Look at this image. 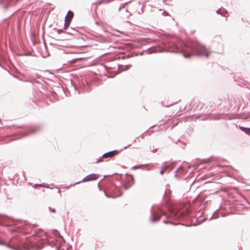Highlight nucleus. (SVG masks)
<instances>
[{
    "label": "nucleus",
    "mask_w": 250,
    "mask_h": 250,
    "mask_svg": "<svg viewBox=\"0 0 250 250\" xmlns=\"http://www.w3.org/2000/svg\"><path fill=\"white\" fill-rule=\"evenodd\" d=\"M73 17V13L71 11H69L65 18L64 27L65 29L69 26Z\"/></svg>",
    "instance_id": "6"
},
{
    "label": "nucleus",
    "mask_w": 250,
    "mask_h": 250,
    "mask_svg": "<svg viewBox=\"0 0 250 250\" xmlns=\"http://www.w3.org/2000/svg\"><path fill=\"white\" fill-rule=\"evenodd\" d=\"M163 45L164 48L161 51L180 53L186 58H189L193 55L208 58L211 54L208 48L194 41H189L188 43L179 41L177 44L173 39L167 38L164 41Z\"/></svg>",
    "instance_id": "1"
},
{
    "label": "nucleus",
    "mask_w": 250,
    "mask_h": 250,
    "mask_svg": "<svg viewBox=\"0 0 250 250\" xmlns=\"http://www.w3.org/2000/svg\"><path fill=\"white\" fill-rule=\"evenodd\" d=\"M103 157L105 158H109V152H107L105 153V154H104L103 156Z\"/></svg>",
    "instance_id": "16"
},
{
    "label": "nucleus",
    "mask_w": 250,
    "mask_h": 250,
    "mask_svg": "<svg viewBox=\"0 0 250 250\" xmlns=\"http://www.w3.org/2000/svg\"><path fill=\"white\" fill-rule=\"evenodd\" d=\"M97 178V176L95 174H92L86 176L83 180V182H87L92 180H96Z\"/></svg>",
    "instance_id": "7"
},
{
    "label": "nucleus",
    "mask_w": 250,
    "mask_h": 250,
    "mask_svg": "<svg viewBox=\"0 0 250 250\" xmlns=\"http://www.w3.org/2000/svg\"><path fill=\"white\" fill-rule=\"evenodd\" d=\"M216 13H217V14H219V15H223V14H222L221 13H220V12H219V9H218V10H217L216 11Z\"/></svg>",
    "instance_id": "22"
},
{
    "label": "nucleus",
    "mask_w": 250,
    "mask_h": 250,
    "mask_svg": "<svg viewBox=\"0 0 250 250\" xmlns=\"http://www.w3.org/2000/svg\"><path fill=\"white\" fill-rule=\"evenodd\" d=\"M157 151V148H155V149H154L152 150V152H156V151Z\"/></svg>",
    "instance_id": "23"
},
{
    "label": "nucleus",
    "mask_w": 250,
    "mask_h": 250,
    "mask_svg": "<svg viewBox=\"0 0 250 250\" xmlns=\"http://www.w3.org/2000/svg\"><path fill=\"white\" fill-rule=\"evenodd\" d=\"M125 4H126V3H125V4L121 5L119 7L118 10L119 11L122 9H124L125 13H127L126 15H125V16L127 18H129V17L131 15V14L128 12L127 9L125 8Z\"/></svg>",
    "instance_id": "10"
},
{
    "label": "nucleus",
    "mask_w": 250,
    "mask_h": 250,
    "mask_svg": "<svg viewBox=\"0 0 250 250\" xmlns=\"http://www.w3.org/2000/svg\"><path fill=\"white\" fill-rule=\"evenodd\" d=\"M219 211V209H217L214 213L212 216L211 217V218L209 219V220H211L212 219H216L218 217V211Z\"/></svg>",
    "instance_id": "15"
},
{
    "label": "nucleus",
    "mask_w": 250,
    "mask_h": 250,
    "mask_svg": "<svg viewBox=\"0 0 250 250\" xmlns=\"http://www.w3.org/2000/svg\"><path fill=\"white\" fill-rule=\"evenodd\" d=\"M137 167V166H135L132 167V168L135 169V168H136Z\"/></svg>",
    "instance_id": "24"
},
{
    "label": "nucleus",
    "mask_w": 250,
    "mask_h": 250,
    "mask_svg": "<svg viewBox=\"0 0 250 250\" xmlns=\"http://www.w3.org/2000/svg\"><path fill=\"white\" fill-rule=\"evenodd\" d=\"M165 171V170L164 169H161V171L160 172V174L163 175L164 174Z\"/></svg>",
    "instance_id": "20"
},
{
    "label": "nucleus",
    "mask_w": 250,
    "mask_h": 250,
    "mask_svg": "<svg viewBox=\"0 0 250 250\" xmlns=\"http://www.w3.org/2000/svg\"><path fill=\"white\" fill-rule=\"evenodd\" d=\"M136 139H134V140H133V143H135V142H136Z\"/></svg>",
    "instance_id": "27"
},
{
    "label": "nucleus",
    "mask_w": 250,
    "mask_h": 250,
    "mask_svg": "<svg viewBox=\"0 0 250 250\" xmlns=\"http://www.w3.org/2000/svg\"><path fill=\"white\" fill-rule=\"evenodd\" d=\"M180 167H179L175 171V177H177V172H178V170H179Z\"/></svg>",
    "instance_id": "19"
},
{
    "label": "nucleus",
    "mask_w": 250,
    "mask_h": 250,
    "mask_svg": "<svg viewBox=\"0 0 250 250\" xmlns=\"http://www.w3.org/2000/svg\"><path fill=\"white\" fill-rule=\"evenodd\" d=\"M171 165V164H167V162H164L162 163L161 169H163L165 170H166L167 169H168L170 166Z\"/></svg>",
    "instance_id": "13"
},
{
    "label": "nucleus",
    "mask_w": 250,
    "mask_h": 250,
    "mask_svg": "<svg viewBox=\"0 0 250 250\" xmlns=\"http://www.w3.org/2000/svg\"><path fill=\"white\" fill-rule=\"evenodd\" d=\"M190 210L188 208L183 210H179L176 208H169L168 212L166 213L160 208H153V206L151 207L150 210V216L149 217L150 222L155 223L160 220L161 216L165 215L167 219L173 220H184L187 219L190 214Z\"/></svg>",
    "instance_id": "2"
},
{
    "label": "nucleus",
    "mask_w": 250,
    "mask_h": 250,
    "mask_svg": "<svg viewBox=\"0 0 250 250\" xmlns=\"http://www.w3.org/2000/svg\"><path fill=\"white\" fill-rule=\"evenodd\" d=\"M131 144H128L127 146H124L123 148L119 149V150H114L110 151V158L113 157L115 155L118 154L120 151L123 150L127 148L128 147L130 146Z\"/></svg>",
    "instance_id": "8"
},
{
    "label": "nucleus",
    "mask_w": 250,
    "mask_h": 250,
    "mask_svg": "<svg viewBox=\"0 0 250 250\" xmlns=\"http://www.w3.org/2000/svg\"><path fill=\"white\" fill-rule=\"evenodd\" d=\"M49 209H50V210L51 212H53V213H55V212H56V211H55V209H51V208H49Z\"/></svg>",
    "instance_id": "21"
},
{
    "label": "nucleus",
    "mask_w": 250,
    "mask_h": 250,
    "mask_svg": "<svg viewBox=\"0 0 250 250\" xmlns=\"http://www.w3.org/2000/svg\"><path fill=\"white\" fill-rule=\"evenodd\" d=\"M146 131L143 132L140 136H139L137 138H141V139H143L145 137L144 134Z\"/></svg>",
    "instance_id": "18"
},
{
    "label": "nucleus",
    "mask_w": 250,
    "mask_h": 250,
    "mask_svg": "<svg viewBox=\"0 0 250 250\" xmlns=\"http://www.w3.org/2000/svg\"><path fill=\"white\" fill-rule=\"evenodd\" d=\"M120 50V49L119 47L110 45V55H111V54L119 53Z\"/></svg>",
    "instance_id": "11"
},
{
    "label": "nucleus",
    "mask_w": 250,
    "mask_h": 250,
    "mask_svg": "<svg viewBox=\"0 0 250 250\" xmlns=\"http://www.w3.org/2000/svg\"><path fill=\"white\" fill-rule=\"evenodd\" d=\"M133 184V179L131 175H127L123 181L121 174H110V198L121 195L123 190H126Z\"/></svg>",
    "instance_id": "3"
},
{
    "label": "nucleus",
    "mask_w": 250,
    "mask_h": 250,
    "mask_svg": "<svg viewBox=\"0 0 250 250\" xmlns=\"http://www.w3.org/2000/svg\"><path fill=\"white\" fill-rule=\"evenodd\" d=\"M117 65L118 67V69L117 70H115L114 71H110V78L114 77L115 75L118 74L121 71H124L126 70H127L131 67L130 64L123 65L119 64H117Z\"/></svg>",
    "instance_id": "5"
},
{
    "label": "nucleus",
    "mask_w": 250,
    "mask_h": 250,
    "mask_svg": "<svg viewBox=\"0 0 250 250\" xmlns=\"http://www.w3.org/2000/svg\"><path fill=\"white\" fill-rule=\"evenodd\" d=\"M124 55L123 54H119L118 53L111 54L110 55V62L119 59L121 58H123Z\"/></svg>",
    "instance_id": "9"
},
{
    "label": "nucleus",
    "mask_w": 250,
    "mask_h": 250,
    "mask_svg": "<svg viewBox=\"0 0 250 250\" xmlns=\"http://www.w3.org/2000/svg\"><path fill=\"white\" fill-rule=\"evenodd\" d=\"M166 194V190L165 191V192H164V196H165Z\"/></svg>",
    "instance_id": "26"
},
{
    "label": "nucleus",
    "mask_w": 250,
    "mask_h": 250,
    "mask_svg": "<svg viewBox=\"0 0 250 250\" xmlns=\"http://www.w3.org/2000/svg\"><path fill=\"white\" fill-rule=\"evenodd\" d=\"M83 40L82 38L78 39V42L76 44V46L78 47H86L87 45L81 43V42Z\"/></svg>",
    "instance_id": "14"
},
{
    "label": "nucleus",
    "mask_w": 250,
    "mask_h": 250,
    "mask_svg": "<svg viewBox=\"0 0 250 250\" xmlns=\"http://www.w3.org/2000/svg\"><path fill=\"white\" fill-rule=\"evenodd\" d=\"M163 222H164V223H165V224L170 223V224H172V225H176V224H176V223H172V222H171V221H166V220L164 221H163Z\"/></svg>",
    "instance_id": "17"
},
{
    "label": "nucleus",
    "mask_w": 250,
    "mask_h": 250,
    "mask_svg": "<svg viewBox=\"0 0 250 250\" xmlns=\"http://www.w3.org/2000/svg\"><path fill=\"white\" fill-rule=\"evenodd\" d=\"M41 239L38 236L32 235L26 240V244L29 245L27 249L34 248L35 245L40 244Z\"/></svg>",
    "instance_id": "4"
},
{
    "label": "nucleus",
    "mask_w": 250,
    "mask_h": 250,
    "mask_svg": "<svg viewBox=\"0 0 250 250\" xmlns=\"http://www.w3.org/2000/svg\"><path fill=\"white\" fill-rule=\"evenodd\" d=\"M110 35H111V34L114 35V34H113V33H111V32H110Z\"/></svg>",
    "instance_id": "28"
},
{
    "label": "nucleus",
    "mask_w": 250,
    "mask_h": 250,
    "mask_svg": "<svg viewBox=\"0 0 250 250\" xmlns=\"http://www.w3.org/2000/svg\"><path fill=\"white\" fill-rule=\"evenodd\" d=\"M141 11L143 12V7L141 8Z\"/></svg>",
    "instance_id": "29"
},
{
    "label": "nucleus",
    "mask_w": 250,
    "mask_h": 250,
    "mask_svg": "<svg viewBox=\"0 0 250 250\" xmlns=\"http://www.w3.org/2000/svg\"><path fill=\"white\" fill-rule=\"evenodd\" d=\"M101 159H100V160H99L98 161H97L96 162V163H99V162H101Z\"/></svg>",
    "instance_id": "25"
},
{
    "label": "nucleus",
    "mask_w": 250,
    "mask_h": 250,
    "mask_svg": "<svg viewBox=\"0 0 250 250\" xmlns=\"http://www.w3.org/2000/svg\"><path fill=\"white\" fill-rule=\"evenodd\" d=\"M239 128L241 130L244 132L246 134L250 136V128L240 126Z\"/></svg>",
    "instance_id": "12"
}]
</instances>
